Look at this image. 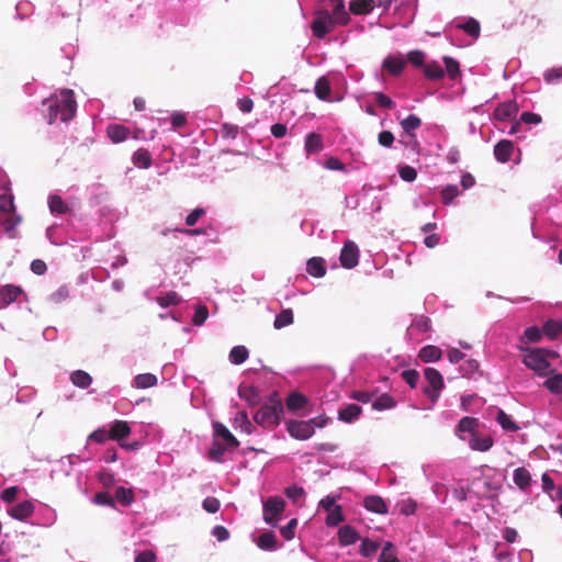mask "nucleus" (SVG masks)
<instances>
[{"label": "nucleus", "instance_id": "16", "mask_svg": "<svg viewBox=\"0 0 562 562\" xmlns=\"http://www.w3.org/2000/svg\"><path fill=\"white\" fill-rule=\"evenodd\" d=\"M514 151V144L508 139H502L494 146L495 159L501 164H506L510 160Z\"/></svg>", "mask_w": 562, "mask_h": 562}, {"label": "nucleus", "instance_id": "35", "mask_svg": "<svg viewBox=\"0 0 562 562\" xmlns=\"http://www.w3.org/2000/svg\"><path fill=\"white\" fill-rule=\"evenodd\" d=\"M128 128L120 124H111L106 128V135L113 143H121L128 136Z\"/></svg>", "mask_w": 562, "mask_h": 562}, {"label": "nucleus", "instance_id": "42", "mask_svg": "<svg viewBox=\"0 0 562 562\" xmlns=\"http://www.w3.org/2000/svg\"><path fill=\"white\" fill-rule=\"evenodd\" d=\"M70 381L79 389H87L92 383V376L83 370H76L70 374Z\"/></svg>", "mask_w": 562, "mask_h": 562}, {"label": "nucleus", "instance_id": "47", "mask_svg": "<svg viewBox=\"0 0 562 562\" xmlns=\"http://www.w3.org/2000/svg\"><path fill=\"white\" fill-rule=\"evenodd\" d=\"M114 501L119 502L123 506H130L134 501V494L131 488L120 486L115 490Z\"/></svg>", "mask_w": 562, "mask_h": 562}, {"label": "nucleus", "instance_id": "46", "mask_svg": "<svg viewBox=\"0 0 562 562\" xmlns=\"http://www.w3.org/2000/svg\"><path fill=\"white\" fill-rule=\"evenodd\" d=\"M543 386L552 394H562V373H555L543 382Z\"/></svg>", "mask_w": 562, "mask_h": 562}, {"label": "nucleus", "instance_id": "45", "mask_svg": "<svg viewBox=\"0 0 562 562\" xmlns=\"http://www.w3.org/2000/svg\"><path fill=\"white\" fill-rule=\"evenodd\" d=\"M293 311L291 308H284L279 314L276 315L273 326L276 329H281L293 324Z\"/></svg>", "mask_w": 562, "mask_h": 562}, {"label": "nucleus", "instance_id": "22", "mask_svg": "<svg viewBox=\"0 0 562 562\" xmlns=\"http://www.w3.org/2000/svg\"><path fill=\"white\" fill-rule=\"evenodd\" d=\"M34 512V506L30 501H24L22 503H19L11 508L8 509V514L19 520H23L31 516Z\"/></svg>", "mask_w": 562, "mask_h": 562}, {"label": "nucleus", "instance_id": "36", "mask_svg": "<svg viewBox=\"0 0 562 562\" xmlns=\"http://www.w3.org/2000/svg\"><path fill=\"white\" fill-rule=\"evenodd\" d=\"M496 422L505 431L515 432L520 429L517 423L510 415L506 414L503 409H498L496 414Z\"/></svg>", "mask_w": 562, "mask_h": 562}, {"label": "nucleus", "instance_id": "49", "mask_svg": "<svg viewBox=\"0 0 562 562\" xmlns=\"http://www.w3.org/2000/svg\"><path fill=\"white\" fill-rule=\"evenodd\" d=\"M235 428H239L243 432L251 434L254 426L249 420L246 412H238L235 416Z\"/></svg>", "mask_w": 562, "mask_h": 562}, {"label": "nucleus", "instance_id": "17", "mask_svg": "<svg viewBox=\"0 0 562 562\" xmlns=\"http://www.w3.org/2000/svg\"><path fill=\"white\" fill-rule=\"evenodd\" d=\"M22 289L16 285L7 284L0 289V308H4L15 302L21 295Z\"/></svg>", "mask_w": 562, "mask_h": 562}, {"label": "nucleus", "instance_id": "24", "mask_svg": "<svg viewBox=\"0 0 562 562\" xmlns=\"http://www.w3.org/2000/svg\"><path fill=\"white\" fill-rule=\"evenodd\" d=\"M468 443L472 450L485 452L493 447L494 440L490 436L481 437L477 434H475L468 439Z\"/></svg>", "mask_w": 562, "mask_h": 562}, {"label": "nucleus", "instance_id": "40", "mask_svg": "<svg viewBox=\"0 0 562 562\" xmlns=\"http://www.w3.org/2000/svg\"><path fill=\"white\" fill-rule=\"evenodd\" d=\"M424 74L427 79L439 80L445 77V69L438 61H430L424 65Z\"/></svg>", "mask_w": 562, "mask_h": 562}, {"label": "nucleus", "instance_id": "26", "mask_svg": "<svg viewBox=\"0 0 562 562\" xmlns=\"http://www.w3.org/2000/svg\"><path fill=\"white\" fill-rule=\"evenodd\" d=\"M258 548H260L263 551H277L279 546L277 541V537L272 531H266L262 532L257 541H256Z\"/></svg>", "mask_w": 562, "mask_h": 562}, {"label": "nucleus", "instance_id": "53", "mask_svg": "<svg viewBox=\"0 0 562 562\" xmlns=\"http://www.w3.org/2000/svg\"><path fill=\"white\" fill-rule=\"evenodd\" d=\"M156 302L161 307H169L179 304L181 302V297L176 292L171 291L165 295L157 296Z\"/></svg>", "mask_w": 562, "mask_h": 562}, {"label": "nucleus", "instance_id": "55", "mask_svg": "<svg viewBox=\"0 0 562 562\" xmlns=\"http://www.w3.org/2000/svg\"><path fill=\"white\" fill-rule=\"evenodd\" d=\"M443 63L446 66L445 74L447 72L451 79H456L460 75L459 63L454 58L449 56L443 57Z\"/></svg>", "mask_w": 562, "mask_h": 562}, {"label": "nucleus", "instance_id": "57", "mask_svg": "<svg viewBox=\"0 0 562 562\" xmlns=\"http://www.w3.org/2000/svg\"><path fill=\"white\" fill-rule=\"evenodd\" d=\"M543 79L548 85L559 83L562 80V67L546 70Z\"/></svg>", "mask_w": 562, "mask_h": 562}, {"label": "nucleus", "instance_id": "37", "mask_svg": "<svg viewBox=\"0 0 562 562\" xmlns=\"http://www.w3.org/2000/svg\"><path fill=\"white\" fill-rule=\"evenodd\" d=\"M442 351L439 347L434 345L425 346L419 351V358L424 362H436L441 358Z\"/></svg>", "mask_w": 562, "mask_h": 562}, {"label": "nucleus", "instance_id": "15", "mask_svg": "<svg viewBox=\"0 0 562 562\" xmlns=\"http://www.w3.org/2000/svg\"><path fill=\"white\" fill-rule=\"evenodd\" d=\"M518 104L516 101H505L495 109L493 115L496 121H506L515 117L518 113Z\"/></svg>", "mask_w": 562, "mask_h": 562}, {"label": "nucleus", "instance_id": "14", "mask_svg": "<svg viewBox=\"0 0 562 562\" xmlns=\"http://www.w3.org/2000/svg\"><path fill=\"white\" fill-rule=\"evenodd\" d=\"M213 431L215 439L226 443L227 447L237 448L239 446L238 440L224 424L220 422L213 423Z\"/></svg>", "mask_w": 562, "mask_h": 562}, {"label": "nucleus", "instance_id": "43", "mask_svg": "<svg viewBox=\"0 0 562 562\" xmlns=\"http://www.w3.org/2000/svg\"><path fill=\"white\" fill-rule=\"evenodd\" d=\"M249 356L248 349L245 346L238 345L231 349L228 360L233 364L244 363Z\"/></svg>", "mask_w": 562, "mask_h": 562}, {"label": "nucleus", "instance_id": "28", "mask_svg": "<svg viewBox=\"0 0 562 562\" xmlns=\"http://www.w3.org/2000/svg\"><path fill=\"white\" fill-rule=\"evenodd\" d=\"M238 395L251 406H255L260 402L259 391L252 385H240L238 387Z\"/></svg>", "mask_w": 562, "mask_h": 562}, {"label": "nucleus", "instance_id": "60", "mask_svg": "<svg viewBox=\"0 0 562 562\" xmlns=\"http://www.w3.org/2000/svg\"><path fill=\"white\" fill-rule=\"evenodd\" d=\"M69 296V290L66 285L59 286L48 296V301L55 304L64 302Z\"/></svg>", "mask_w": 562, "mask_h": 562}, {"label": "nucleus", "instance_id": "5", "mask_svg": "<svg viewBox=\"0 0 562 562\" xmlns=\"http://www.w3.org/2000/svg\"><path fill=\"white\" fill-rule=\"evenodd\" d=\"M22 217L15 213L13 196L11 194L0 195V223L4 231L10 234L21 223Z\"/></svg>", "mask_w": 562, "mask_h": 562}, {"label": "nucleus", "instance_id": "61", "mask_svg": "<svg viewBox=\"0 0 562 562\" xmlns=\"http://www.w3.org/2000/svg\"><path fill=\"white\" fill-rule=\"evenodd\" d=\"M402 379L412 387L415 389L419 381V373L414 369L404 370L402 373Z\"/></svg>", "mask_w": 562, "mask_h": 562}, {"label": "nucleus", "instance_id": "64", "mask_svg": "<svg viewBox=\"0 0 562 562\" xmlns=\"http://www.w3.org/2000/svg\"><path fill=\"white\" fill-rule=\"evenodd\" d=\"M97 505L114 507V498L108 492H99L94 495Z\"/></svg>", "mask_w": 562, "mask_h": 562}, {"label": "nucleus", "instance_id": "29", "mask_svg": "<svg viewBox=\"0 0 562 562\" xmlns=\"http://www.w3.org/2000/svg\"><path fill=\"white\" fill-rule=\"evenodd\" d=\"M513 481L519 490L526 491L531 484V474L526 468H517L514 470Z\"/></svg>", "mask_w": 562, "mask_h": 562}, {"label": "nucleus", "instance_id": "20", "mask_svg": "<svg viewBox=\"0 0 562 562\" xmlns=\"http://www.w3.org/2000/svg\"><path fill=\"white\" fill-rule=\"evenodd\" d=\"M110 435L111 439L117 440L119 443L122 442L124 438L130 436L131 434V426L125 420H114L110 425Z\"/></svg>", "mask_w": 562, "mask_h": 562}, {"label": "nucleus", "instance_id": "41", "mask_svg": "<svg viewBox=\"0 0 562 562\" xmlns=\"http://www.w3.org/2000/svg\"><path fill=\"white\" fill-rule=\"evenodd\" d=\"M395 406L396 401L387 393L381 394L380 396L375 397V400L372 402V409L379 412L392 409Z\"/></svg>", "mask_w": 562, "mask_h": 562}, {"label": "nucleus", "instance_id": "25", "mask_svg": "<svg viewBox=\"0 0 562 562\" xmlns=\"http://www.w3.org/2000/svg\"><path fill=\"white\" fill-rule=\"evenodd\" d=\"M338 540L341 546H350L356 543L359 540V533L357 530L349 526L345 525L338 530Z\"/></svg>", "mask_w": 562, "mask_h": 562}, {"label": "nucleus", "instance_id": "18", "mask_svg": "<svg viewBox=\"0 0 562 562\" xmlns=\"http://www.w3.org/2000/svg\"><path fill=\"white\" fill-rule=\"evenodd\" d=\"M323 148L324 143L321 134L312 132L305 136L304 150L307 157L321 153Z\"/></svg>", "mask_w": 562, "mask_h": 562}, {"label": "nucleus", "instance_id": "7", "mask_svg": "<svg viewBox=\"0 0 562 562\" xmlns=\"http://www.w3.org/2000/svg\"><path fill=\"white\" fill-rule=\"evenodd\" d=\"M498 483L491 476L480 475L472 480L470 484V494L477 499H488L493 493L498 491Z\"/></svg>", "mask_w": 562, "mask_h": 562}, {"label": "nucleus", "instance_id": "27", "mask_svg": "<svg viewBox=\"0 0 562 562\" xmlns=\"http://www.w3.org/2000/svg\"><path fill=\"white\" fill-rule=\"evenodd\" d=\"M306 271L314 278H322L326 274L325 261L321 257H312L306 262Z\"/></svg>", "mask_w": 562, "mask_h": 562}, {"label": "nucleus", "instance_id": "3", "mask_svg": "<svg viewBox=\"0 0 562 562\" xmlns=\"http://www.w3.org/2000/svg\"><path fill=\"white\" fill-rule=\"evenodd\" d=\"M328 419L324 416H317L307 420L290 419L285 423L289 435L296 440H307L314 434L316 428H323Z\"/></svg>", "mask_w": 562, "mask_h": 562}, {"label": "nucleus", "instance_id": "6", "mask_svg": "<svg viewBox=\"0 0 562 562\" xmlns=\"http://www.w3.org/2000/svg\"><path fill=\"white\" fill-rule=\"evenodd\" d=\"M424 376L426 384L423 386V392L435 404L445 387L442 374L435 368H426Z\"/></svg>", "mask_w": 562, "mask_h": 562}, {"label": "nucleus", "instance_id": "2", "mask_svg": "<svg viewBox=\"0 0 562 562\" xmlns=\"http://www.w3.org/2000/svg\"><path fill=\"white\" fill-rule=\"evenodd\" d=\"M334 4L333 14L328 12L321 13L312 23L313 34L317 38H324L333 31L334 25H345L349 21V15L345 9L344 0H330Z\"/></svg>", "mask_w": 562, "mask_h": 562}, {"label": "nucleus", "instance_id": "13", "mask_svg": "<svg viewBox=\"0 0 562 562\" xmlns=\"http://www.w3.org/2000/svg\"><path fill=\"white\" fill-rule=\"evenodd\" d=\"M479 427V419L475 417L464 416L462 417L454 428L456 436L461 440H465L464 434H470L471 437L476 434Z\"/></svg>", "mask_w": 562, "mask_h": 562}, {"label": "nucleus", "instance_id": "58", "mask_svg": "<svg viewBox=\"0 0 562 562\" xmlns=\"http://www.w3.org/2000/svg\"><path fill=\"white\" fill-rule=\"evenodd\" d=\"M284 493L294 504H297L305 495L304 488L297 485L286 487Z\"/></svg>", "mask_w": 562, "mask_h": 562}, {"label": "nucleus", "instance_id": "38", "mask_svg": "<svg viewBox=\"0 0 562 562\" xmlns=\"http://www.w3.org/2000/svg\"><path fill=\"white\" fill-rule=\"evenodd\" d=\"M234 448L227 447L226 443L214 439L212 446L209 450V456L211 460L215 462H223V457L227 450H233Z\"/></svg>", "mask_w": 562, "mask_h": 562}, {"label": "nucleus", "instance_id": "59", "mask_svg": "<svg viewBox=\"0 0 562 562\" xmlns=\"http://www.w3.org/2000/svg\"><path fill=\"white\" fill-rule=\"evenodd\" d=\"M109 439H111L110 430L105 428H98L88 437V441H94L97 443H104Z\"/></svg>", "mask_w": 562, "mask_h": 562}, {"label": "nucleus", "instance_id": "19", "mask_svg": "<svg viewBox=\"0 0 562 562\" xmlns=\"http://www.w3.org/2000/svg\"><path fill=\"white\" fill-rule=\"evenodd\" d=\"M363 506L367 510L380 515L387 514V505L381 496L369 495L363 499Z\"/></svg>", "mask_w": 562, "mask_h": 562}, {"label": "nucleus", "instance_id": "11", "mask_svg": "<svg viewBox=\"0 0 562 562\" xmlns=\"http://www.w3.org/2000/svg\"><path fill=\"white\" fill-rule=\"evenodd\" d=\"M400 124L405 133V138H402L400 143H404L406 145L413 143V145L416 146L417 139L413 132L422 125L420 119L415 114H409L403 119Z\"/></svg>", "mask_w": 562, "mask_h": 562}, {"label": "nucleus", "instance_id": "9", "mask_svg": "<svg viewBox=\"0 0 562 562\" xmlns=\"http://www.w3.org/2000/svg\"><path fill=\"white\" fill-rule=\"evenodd\" d=\"M285 508V501L280 496H270L263 503V520L274 527L277 526V516Z\"/></svg>", "mask_w": 562, "mask_h": 562}, {"label": "nucleus", "instance_id": "12", "mask_svg": "<svg viewBox=\"0 0 562 562\" xmlns=\"http://www.w3.org/2000/svg\"><path fill=\"white\" fill-rule=\"evenodd\" d=\"M430 329V319L424 315H415L406 330L411 340H419V336Z\"/></svg>", "mask_w": 562, "mask_h": 562}, {"label": "nucleus", "instance_id": "21", "mask_svg": "<svg viewBox=\"0 0 562 562\" xmlns=\"http://www.w3.org/2000/svg\"><path fill=\"white\" fill-rule=\"evenodd\" d=\"M362 413V408L357 404H348L338 411V419L351 424L356 422Z\"/></svg>", "mask_w": 562, "mask_h": 562}, {"label": "nucleus", "instance_id": "30", "mask_svg": "<svg viewBox=\"0 0 562 562\" xmlns=\"http://www.w3.org/2000/svg\"><path fill=\"white\" fill-rule=\"evenodd\" d=\"M48 207L53 215H64L70 211L68 204L58 194L48 196Z\"/></svg>", "mask_w": 562, "mask_h": 562}, {"label": "nucleus", "instance_id": "4", "mask_svg": "<svg viewBox=\"0 0 562 562\" xmlns=\"http://www.w3.org/2000/svg\"><path fill=\"white\" fill-rule=\"evenodd\" d=\"M282 415L283 405L281 401L271 398L256 412L254 420L262 427L270 428L280 424Z\"/></svg>", "mask_w": 562, "mask_h": 562}, {"label": "nucleus", "instance_id": "8", "mask_svg": "<svg viewBox=\"0 0 562 562\" xmlns=\"http://www.w3.org/2000/svg\"><path fill=\"white\" fill-rule=\"evenodd\" d=\"M524 363L540 376L547 375L550 370V363L540 349L531 350L526 353L524 357Z\"/></svg>", "mask_w": 562, "mask_h": 562}, {"label": "nucleus", "instance_id": "32", "mask_svg": "<svg viewBox=\"0 0 562 562\" xmlns=\"http://www.w3.org/2000/svg\"><path fill=\"white\" fill-rule=\"evenodd\" d=\"M314 92L319 100L329 101L331 92L329 80L326 77L318 78L314 87Z\"/></svg>", "mask_w": 562, "mask_h": 562}, {"label": "nucleus", "instance_id": "52", "mask_svg": "<svg viewBox=\"0 0 562 562\" xmlns=\"http://www.w3.org/2000/svg\"><path fill=\"white\" fill-rule=\"evenodd\" d=\"M378 549H379L378 542H375L369 538H366L361 541L359 552L362 557L370 558L376 553Z\"/></svg>", "mask_w": 562, "mask_h": 562}, {"label": "nucleus", "instance_id": "48", "mask_svg": "<svg viewBox=\"0 0 562 562\" xmlns=\"http://www.w3.org/2000/svg\"><path fill=\"white\" fill-rule=\"evenodd\" d=\"M461 193L457 184H448L441 189L440 195L445 205H450L453 200Z\"/></svg>", "mask_w": 562, "mask_h": 562}, {"label": "nucleus", "instance_id": "62", "mask_svg": "<svg viewBox=\"0 0 562 562\" xmlns=\"http://www.w3.org/2000/svg\"><path fill=\"white\" fill-rule=\"evenodd\" d=\"M398 175H400L401 179L406 182H413L417 177V172H416L415 168H413L408 165L400 166Z\"/></svg>", "mask_w": 562, "mask_h": 562}, {"label": "nucleus", "instance_id": "44", "mask_svg": "<svg viewBox=\"0 0 562 562\" xmlns=\"http://www.w3.org/2000/svg\"><path fill=\"white\" fill-rule=\"evenodd\" d=\"M307 398L299 392H292L286 397V406L290 411H299L306 406Z\"/></svg>", "mask_w": 562, "mask_h": 562}, {"label": "nucleus", "instance_id": "39", "mask_svg": "<svg viewBox=\"0 0 562 562\" xmlns=\"http://www.w3.org/2000/svg\"><path fill=\"white\" fill-rule=\"evenodd\" d=\"M133 164L137 168L147 169L151 166V155L147 149H137L132 157Z\"/></svg>", "mask_w": 562, "mask_h": 562}, {"label": "nucleus", "instance_id": "1", "mask_svg": "<svg viewBox=\"0 0 562 562\" xmlns=\"http://www.w3.org/2000/svg\"><path fill=\"white\" fill-rule=\"evenodd\" d=\"M40 111L48 124H54L57 120L70 121L77 111L74 91L64 89L59 93L44 99Z\"/></svg>", "mask_w": 562, "mask_h": 562}, {"label": "nucleus", "instance_id": "51", "mask_svg": "<svg viewBox=\"0 0 562 562\" xmlns=\"http://www.w3.org/2000/svg\"><path fill=\"white\" fill-rule=\"evenodd\" d=\"M479 369L480 363L475 359H468L461 363L459 371L462 376L472 378Z\"/></svg>", "mask_w": 562, "mask_h": 562}, {"label": "nucleus", "instance_id": "54", "mask_svg": "<svg viewBox=\"0 0 562 562\" xmlns=\"http://www.w3.org/2000/svg\"><path fill=\"white\" fill-rule=\"evenodd\" d=\"M543 333L550 338H555L562 333V319L561 321H548L543 325Z\"/></svg>", "mask_w": 562, "mask_h": 562}, {"label": "nucleus", "instance_id": "50", "mask_svg": "<svg viewBox=\"0 0 562 562\" xmlns=\"http://www.w3.org/2000/svg\"><path fill=\"white\" fill-rule=\"evenodd\" d=\"M344 520H345V516L342 514V508L340 505H337V507H335L333 510H329L327 513L325 524L328 527H336Z\"/></svg>", "mask_w": 562, "mask_h": 562}, {"label": "nucleus", "instance_id": "10", "mask_svg": "<svg viewBox=\"0 0 562 562\" xmlns=\"http://www.w3.org/2000/svg\"><path fill=\"white\" fill-rule=\"evenodd\" d=\"M340 263L346 269L355 268L359 262V248L357 244L352 240L345 241L340 256Z\"/></svg>", "mask_w": 562, "mask_h": 562}, {"label": "nucleus", "instance_id": "56", "mask_svg": "<svg viewBox=\"0 0 562 562\" xmlns=\"http://www.w3.org/2000/svg\"><path fill=\"white\" fill-rule=\"evenodd\" d=\"M207 317H209L207 307L205 305L199 304L195 307V311H194V314L192 317V323L195 326H202L205 323V321L207 319Z\"/></svg>", "mask_w": 562, "mask_h": 562}, {"label": "nucleus", "instance_id": "33", "mask_svg": "<svg viewBox=\"0 0 562 562\" xmlns=\"http://www.w3.org/2000/svg\"><path fill=\"white\" fill-rule=\"evenodd\" d=\"M456 26L473 38H477L480 36L481 26L479 21L474 18H468L465 21L457 23Z\"/></svg>", "mask_w": 562, "mask_h": 562}, {"label": "nucleus", "instance_id": "31", "mask_svg": "<svg viewBox=\"0 0 562 562\" xmlns=\"http://www.w3.org/2000/svg\"><path fill=\"white\" fill-rule=\"evenodd\" d=\"M375 8V0H352L349 3V10L353 14H369Z\"/></svg>", "mask_w": 562, "mask_h": 562}, {"label": "nucleus", "instance_id": "63", "mask_svg": "<svg viewBox=\"0 0 562 562\" xmlns=\"http://www.w3.org/2000/svg\"><path fill=\"white\" fill-rule=\"evenodd\" d=\"M374 101L375 103L383 109H393L395 106L394 101L384 94L383 92H375L374 93Z\"/></svg>", "mask_w": 562, "mask_h": 562}, {"label": "nucleus", "instance_id": "34", "mask_svg": "<svg viewBox=\"0 0 562 562\" xmlns=\"http://www.w3.org/2000/svg\"><path fill=\"white\" fill-rule=\"evenodd\" d=\"M158 379L153 373H140L137 374L133 381L132 386L135 389H148L153 387L157 384Z\"/></svg>", "mask_w": 562, "mask_h": 562}, {"label": "nucleus", "instance_id": "23", "mask_svg": "<svg viewBox=\"0 0 562 562\" xmlns=\"http://www.w3.org/2000/svg\"><path fill=\"white\" fill-rule=\"evenodd\" d=\"M405 64L406 60L401 56L390 55L384 58L382 67L392 76H398L403 71Z\"/></svg>", "mask_w": 562, "mask_h": 562}]
</instances>
